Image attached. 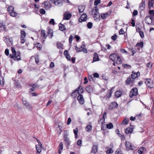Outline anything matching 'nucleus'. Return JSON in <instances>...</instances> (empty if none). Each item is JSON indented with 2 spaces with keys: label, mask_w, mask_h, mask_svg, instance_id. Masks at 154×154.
I'll return each mask as SVG.
<instances>
[{
  "label": "nucleus",
  "mask_w": 154,
  "mask_h": 154,
  "mask_svg": "<svg viewBox=\"0 0 154 154\" xmlns=\"http://www.w3.org/2000/svg\"><path fill=\"white\" fill-rule=\"evenodd\" d=\"M106 152L108 154L111 153L113 152V150L112 148H109L107 150Z\"/></svg>",
  "instance_id": "nucleus-49"
},
{
  "label": "nucleus",
  "mask_w": 154,
  "mask_h": 154,
  "mask_svg": "<svg viewBox=\"0 0 154 154\" xmlns=\"http://www.w3.org/2000/svg\"><path fill=\"white\" fill-rule=\"evenodd\" d=\"M119 135V136L121 137V139L122 140H124L125 139V137L124 135H122L119 133H118Z\"/></svg>",
  "instance_id": "nucleus-63"
},
{
  "label": "nucleus",
  "mask_w": 154,
  "mask_h": 154,
  "mask_svg": "<svg viewBox=\"0 0 154 154\" xmlns=\"http://www.w3.org/2000/svg\"><path fill=\"white\" fill-rule=\"evenodd\" d=\"M116 63L118 64H120L122 63V61L120 57L119 56H117L115 60Z\"/></svg>",
  "instance_id": "nucleus-24"
},
{
  "label": "nucleus",
  "mask_w": 154,
  "mask_h": 154,
  "mask_svg": "<svg viewBox=\"0 0 154 154\" xmlns=\"http://www.w3.org/2000/svg\"><path fill=\"white\" fill-rule=\"evenodd\" d=\"M149 13L150 14V17L154 21V11L153 10H151L149 11Z\"/></svg>",
  "instance_id": "nucleus-21"
},
{
  "label": "nucleus",
  "mask_w": 154,
  "mask_h": 154,
  "mask_svg": "<svg viewBox=\"0 0 154 154\" xmlns=\"http://www.w3.org/2000/svg\"><path fill=\"white\" fill-rule=\"evenodd\" d=\"M78 94L77 90H75L72 94L71 96L73 97H75Z\"/></svg>",
  "instance_id": "nucleus-45"
},
{
  "label": "nucleus",
  "mask_w": 154,
  "mask_h": 154,
  "mask_svg": "<svg viewBox=\"0 0 154 154\" xmlns=\"http://www.w3.org/2000/svg\"><path fill=\"white\" fill-rule=\"evenodd\" d=\"M26 106L29 110H31L32 108V107L29 104H28V105H27Z\"/></svg>",
  "instance_id": "nucleus-54"
},
{
  "label": "nucleus",
  "mask_w": 154,
  "mask_h": 154,
  "mask_svg": "<svg viewBox=\"0 0 154 154\" xmlns=\"http://www.w3.org/2000/svg\"><path fill=\"white\" fill-rule=\"evenodd\" d=\"M92 26V23L91 22H88L87 24V26L89 29H91Z\"/></svg>",
  "instance_id": "nucleus-50"
},
{
  "label": "nucleus",
  "mask_w": 154,
  "mask_h": 154,
  "mask_svg": "<svg viewBox=\"0 0 154 154\" xmlns=\"http://www.w3.org/2000/svg\"><path fill=\"white\" fill-rule=\"evenodd\" d=\"M105 122V118H102L100 119V120L99 121V124H102L101 125V129H102V125Z\"/></svg>",
  "instance_id": "nucleus-34"
},
{
  "label": "nucleus",
  "mask_w": 154,
  "mask_h": 154,
  "mask_svg": "<svg viewBox=\"0 0 154 154\" xmlns=\"http://www.w3.org/2000/svg\"><path fill=\"white\" fill-rule=\"evenodd\" d=\"M76 90L77 91V93L79 94H80L83 92L82 88L81 86H79L78 88V89Z\"/></svg>",
  "instance_id": "nucleus-25"
},
{
  "label": "nucleus",
  "mask_w": 154,
  "mask_h": 154,
  "mask_svg": "<svg viewBox=\"0 0 154 154\" xmlns=\"http://www.w3.org/2000/svg\"><path fill=\"white\" fill-rule=\"evenodd\" d=\"M108 15V13H106L105 14H101V16L103 19H105L107 17Z\"/></svg>",
  "instance_id": "nucleus-40"
},
{
  "label": "nucleus",
  "mask_w": 154,
  "mask_h": 154,
  "mask_svg": "<svg viewBox=\"0 0 154 154\" xmlns=\"http://www.w3.org/2000/svg\"><path fill=\"white\" fill-rule=\"evenodd\" d=\"M8 11L9 14L11 16L15 17L17 15V13L14 11V8L12 6H10L8 8Z\"/></svg>",
  "instance_id": "nucleus-1"
},
{
  "label": "nucleus",
  "mask_w": 154,
  "mask_h": 154,
  "mask_svg": "<svg viewBox=\"0 0 154 154\" xmlns=\"http://www.w3.org/2000/svg\"><path fill=\"white\" fill-rule=\"evenodd\" d=\"M85 8V7L83 6H79L78 7V9L79 12H83Z\"/></svg>",
  "instance_id": "nucleus-33"
},
{
  "label": "nucleus",
  "mask_w": 154,
  "mask_h": 154,
  "mask_svg": "<svg viewBox=\"0 0 154 154\" xmlns=\"http://www.w3.org/2000/svg\"><path fill=\"white\" fill-rule=\"evenodd\" d=\"M39 144L36 145L35 146L36 149L38 152L40 153L41 152L42 149L43 147H42V144L39 141L37 140Z\"/></svg>",
  "instance_id": "nucleus-7"
},
{
  "label": "nucleus",
  "mask_w": 154,
  "mask_h": 154,
  "mask_svg": "<svg viewBox=\"0 0 154 154\" xmlns=\"http://www.w3.org/2000/svg\"><path fill=\"white\" fill-rule=\"evenodd\" d=\"M140 75V73L139 72L137 73L132 72L131 75V78L133 79H134Z\"/></svg>",
  "instance_id": "nucleus-14"
},
{
  "label": "nucleus",
  "mask_w": 154,
  "mask_h": 154,
  "mask_svg": "<svg viewBox=\"0 0 154 154\" xmlns=\"http://www.w3.org/2000/svg\"><path fill=\"white\" fill-rule=\"evenodd\" d=\"M5 53L6 55L7 56H8L9 54V50L7 48L5 50Z\"/></svg>",
  "instance_id": "nucleus-61"
},
{
  "label": "nucleus",
  "mask_w": 154,
  "mask_h": 154,
  "mask_svg": "<svg viewBox=\"0 0 154 154\" xmlns=\"http://www.w3.org/2000/svg\"><path fill=\"white\" fill-rule=\"evenodd\" d=\"M154 2L151 1H149L148 2L149 8V9H152L153 6Z\"/></svg>",
  "instance_id": "nucleus-36"
},
{
  "label": "nucleus",
  "mask_w": 154,
  "mask_h": 154,
  "mask_svg": "<svg viewBox=\"0 0 154 154\" xmlns=\"http://www.w3.org/2000/svg\"><path fill=\"white\" fill-rule=\"evenodd\" d=\"M136 46L137 47H140L142 48L143 46V43L142 42H141L140 43H137L136 44Z\"/></svg>",
  "instance_id": "nucleus-47"
},
{
  "label": "nucleus",
  "mask_w": 154,
  "mask_h": 154,
  "mask_svg": "<svg viewBox=\"0 0 154 154\" xmlns=\"http://www.w3.org/2000/svg\"><path fill=\"white\" fill-rule=\"evenodd\" d=\"M117 56L115 53L111 54L109 56L110 59L112 61L115 62Z\"/></svg>",
  "instance_id": "nucleus-15"
},
{
  "label": "nucleus",
  "mask_w": 154,
  "mask_h": 154,
  "mask_svg": "<svg viewBox=\"0 0 154 154\" xmlns=\"http://www.w3.org/2000/svg\"><path fill=\"white\" fill-rule=\"evenodd\" d=\"M123 66L124 67L128 68L129 67L130 68L131 67V66L130 65H128L126 64H122Z\"/></svg>",
  "instance_id": "nucleus-62"
},
{
  "label": "nucleus",
  "mask_w": 154,
  "mask_h": 154,
  "mask_svg": "<svg viewBox=\"0 0 154 154\" xmlns=\"http://www.w3.org/2000/svg\"><path fill=\"white\" fill-rule=\"evenodd\" d=\"M39 12L41 14H43L45 13V11L44 9L42 8L40 9L39 10Z\"/></svg>",
  "instance_id": "nucleus-53"
},
{
  "label": "nucleus",
  "mask_w": 154,
  "mask_h": 154,
  "mask_svg": "<svg viewBox=\"0 0 154 154\" xmlns=\"http://www.w3.org/2000/svg\"><path fill=\"white\" fill-rule=\"evenodd\" d=\"M41 36L44 39L45 38L47 37V35L45 33V30H42L41 33Z\"/></svg>",
  "instance_id": "nucleus-29"
},
{
  "label": "nucleus",
  "mask_w": 154,
  "mask_h": 154,
  "mask_svg": "<svg viewBox=\"0 0 154 154\" xmlns=\"http://www.w3.org/2000/svg\"><path fill=\"white\" fill-rule=\"evenodd\" d=\"M75 48L76 52H80L83 51L85 53H87V49L85 48V45H82L79 48H78L76 46H75Z\"/></svg>",
  "instance_id": "nucleus-2"
},
{
  "label": "nucleus",
  "mask_w": 154,
  "mask_h": 154,
  "mask_svg": "<svg viewBox=\"0 0 154 154\" xmlns=\"http://www.w3.org/2000/svg\"><path fill=\"white\" fill-rule=\"evenodd\" d=\"M93 61L94 62L97 61L99 60L98 56L97 54V53H95L94 54V55L93 57Z\"/></svg>",
  "instance_id": "nucleus-17"
},
{
  "label": "nucleus",
  "mask_w": 154,
  "mask_h": 154,
  "mask_svg": "<svg viewBox=\"0 0 154 154\" xmlns=\"http://www.w3.org/2000/svg\"><path fill=\"white\" fill-rule=\"evenodd\" d=\"M146 23L148 24H153V20L152 19L150 16L146 17L145 19Z\"/></svg>",
  "instance_id": "nucleus-8"
},
{
  "label": "nucleus",
  "mask_w": 154,
  "mask_h": 154,
  "mask_svg": "<svg viewBox=\"0 0 154 154\" xmlns=\"http://www.w3.org/2000/svg\"><path fill=\"white\" fill-rule=\"evenodd\" d=\"M87 16L86 14H82L79 19V21L82 22V21H85L86 20Z\"/></svg>",
  "instance_id": "nucleus-11"
},
{
  "label": "nucleus",
  "mask_w": 154,
  "mask_h": 154,
  "mask_svg": "<svg viewBox=\"0 0 154 154\" xmlns=\"http://www.w3.org/2000/svg\"><path fill=\"white\" fill-rule=\"evenodd\" d=\"M4 79L2 76H0V84L1 85H4Z\"/></svg>",
  "instance_id": "nucleus-42"
},
{
  "label": "nucleus",
  "mask_w": 154,
  "mask_h": 154,
  "mask_svg": "<svg viewBox=\"0 0 154 154\" xmlns=\"http://www.w3.org/2000/svg\"><path fill=\"white\" fill-rule=\"evenodd\" d=\"M122 94L121 92L119 91H117L115 93V96L117 97H119L121 96Z\"/></svg>",
  "instance_id": "nucleus-35"
},
{
  "label": "nucleus",
  "mask_w": 154,
  "mask_h": 154,
  "mask_svg": "<svg viewBox=\"0 0 154 154\" xmlns=\"http://www.w3.org/2000/svg\"><path fill=\"white\" fill-rule=\"evenodd\" d=\"M113 127V125L111 123L106 125V128L109 129H111Z\"/></svg>",
  "instance_id": "nucleus-41"
},
{
  "label": "nucleus",
  "mask_w": 154,
  "mask_h": 154,
  "mask_svg": "<svg viewBox=\"0 0 154 154\" xmlns=\"http://www.w3.org/2000/svg\"><path fill=\"white\" fill-rule=\"evenodd\" d=\"M98 9L96 8L95 9H93L92 11L94 20L98 19L100 17V14L98 12Z\"/></svg>",
  "instance_id": "nucleus-3"
},
{
  "label": "nucleus",
  "mask_w": 154,
  "mask_h": 154,
  "mask_svg": "<svg viewBox=\"0 0 154 154\" xmlns=\"http://www.w3.org/2000/svg\"><path fill=\"white\" fill-rule=\"evenodd\" d=\"M63 44L60 42H58L57 43V47L60 49H63Z\"/></svg>",
  "instance_id": "nucleus-37"
},
{
  "label": "nucleus",
  "mask_w": 154,
  "mask_h": 154,
  "mask_svg": "<svg viewBox=\"0 0 154 154\" xmlns=\"http://www.w3.org/2000/svg\"><path fill=\"white\" fill-rule=\"evenodd\" d=\"M61 123L60 122H58L56 123L55 126V127L56 128V131H57V133L59 135L61 133Z\"/></svg>",
  "instance_id": "nucleus-6"
},
{
  "label": "nucleus",
  "mask_w": 154,
  "mask_h": 154,
  "mask_svg": "<svg viewBox=\"0 0 154 154\" xmlns=\"http://www.w3.org/2000/svg\"><path fill=\"white\" fill-rule=\"evenodd\" d=\"M20 52H16V54L14 55V60L17 61L20 60Z\"/></svg>",
  "instance_id": "nucleus-12"
},
{
  "label": "nucleus",
  "mask_w": 154,
  "mask_h": 154,
  "mask_svg": "<svg viewBox=\"0 0 154 154\" xmlns=\"http://www.w3.org/2000/svg\"><path fill=\"white\" fill-rule=\"evenodd\" d=\"M145 8V4L144 2L142 1L140 4L139 6V8L141 10H143Z\"/></svg>",
  "instance_id": "nucleus-19"
},
{
  "label": "nucleus",
  "mask_w": 154,
  "mask_h": 154,
  "mask_svg": "<svg viewBox=\"0 0 154 154\" xmlns=\"http://www.w3.org/2000/svg\"><path fill=\"white\" fill-rule=\"evenodd\" d=\"M45 6L46 7H49L51 6V4L48 1H46L45 3Z\"/></svg>",
  "instance_id": "nucleus-48"
},
{
  "label": "nucleus",
  "mask_w": 154,
  "mask_h": 154,
  "mask_svg": "<svg viewBox=\"0 0 154 154\" xmlns=\"http://www.w3.org/2000/svg\"><path fill=\"white\" fill-rule=\"evenodd\" d=\"M26 35V32L24 31H21V38H24Z\"/></svg>",
  "instance_id": "nucleus-38"
},
{
  "label": "nucleus",
  "mask_w": 154,
  "mask_h": 154,
  "mask_svg": "<svg viewBox=\"0 0 154 154\" xmlns=\"http://www.w3.org/2000/svg\"><path fill=\"white\" fill-rule=\"evenodd\" d=\"M63 20H67V12L66 11L64 14Z\"/></svg>",
  "instance_id": "nucleus-52"
},
{
  "label": "nucleus",
  "mask_w": 154,
  "mask_h": 154,
  "mask_svg": "<svg viewBox=\"0 0 154 154\" xmlns=\"http://www.w3.org/2000/svg\"><path fill=\"white\" fill-rule=\"evenodd\" d=\"M92 129V127L91 125H88L85 128V130L87 132H90L91 131Z\"/></svg>",
  "instance_id": "nucleus-28"
},
{
  "label": "nucleus",
  "mask_w": 154,
  "mask_h": 154,
  "mask_svg": "<svg viewBox=\"0 0 154 154\" xmlns=\"http://www.w3.org/2000/svg\"><path fill=\"white\" fill-rule=\"evenodd\" d=\"M115 154H123L122 151L119 149H117L115 152Z\"/></svg>",
  "instance_id": "nucleus-57"
},
{
  "label": "nucleus",
  "mask_w": 154,
  "mask_h": 154,
  "mask_svg": "<svg viewBox=\"0 0 154 154\" xmlns=\"http://www.w3.org/2000/svg\"><path fill=\"white\" fill-rule=\"evenodd\" d=\"M98 146L97 145H93L91 152L94 153L98 151Z\"/></svg>",
  "instance_id": "nucleus-16"
},
{
  "label": "nucleus",
  "mask_w": 154,
  "mask_h": 154,
  "mask_svg": "<svg viewBox=\"0 0 154 154\" xmlns=\"http://www.w3.org/2000/svg\"><path fill=\"white\" fill-rule=\"evenodd\" d=\"M100 0H95L94 2V5H98L100 2Z\"/></svg>",
  "instance_id": "nucleus-51"
},
{
  "label": "nucleus",
  "mask_w": 154,
  "mask_h": 154,
  "mask_svg": "<svg viewBox=\"0 0 154 154\" xmlns=\"http://www.w3.org/2000/svg\"><path fill=\"white\" fill-rule=\"evenodd\" d=\"M0 29L1 30L6 31V28L5 25L2 24V23H0Z\"/></svg>",
  "instance_id": "nucleus-32"
},
{
  "label": "nucleus",
  "mask_w": 154,
  "mask_h": 154,
  "mask_svg": "<svg viewBox=\"0 0 154 154\" xmlns=\"http://www.w3.org/2000/svg\"><path fill=\"white\" fill-rule=\"evenodd\" d=\"M132 80L130 78H129L128 79L126 80V82L127 83V85H128L131 82Z\"/></svg>",
  "instance_id": "nucleus-56"
},
{
  "label": "nucleus",
  "mask_w": 154,
  "mask_h": 154,
  "mask_svg": "<svg viewBox=\"0 0 154 154\" xmlns=\"http://www.w3.org/2000/svg\"><path fill=\"white\" fill-rule=\"evenodd\" d=\"M130 127H128L126 129L125 132L126 134H129L131 133L133 131V126H131Z\"/></svg>",
  "instance_id": "nucleus-13"
},
{
  "label": "nucleus",
  "mask_w": 154,
  "mask_h": 154,
  "mask_svg": "<svg viewBox=\"0 0 154 154\" xmlns=\"http://www.w3.org/2000/svg\"><path fill=\"white\" fill-rule=\"evenodd\" d=\"M131 23L132 24V26L133 27H134V26H135V20L134 19H132L131 20Z\"/></svg>",
  "instance_id": "nucleus-64"
},
{
  "label": "nucleus",
  "mask_w": 154,
  "mask_h": 154,
  "mask_svg": "<svg viewBox=\"0 0 154 154\" xmlns=\"http://www.w3.org/2000/svg\"><path fill=\"white\" fill-rule=\"evenodd\" d=\"M145 150V149L144 147H141L138 150V152L140 154H143V152Z\"/></svg>",
  "instance_id": "nucleus-31"
},
{
  "label": "nucleus",
  "mask_w": 154,
  "mask_h": 154,
  "mask_svg": "<svg viewBox=\"0 0 154 154\" xmlns=\"http://www.w3.org/2000/svg\"><path fill=\"white\" fill-rule=\"evenodd\" d=\"M49 23L50 24H52L54 25L55 24V23L54 22V20L53 19H52L49 21Z\"/></svg>",
  "instance_id": "nucleus-59"
},
{
  "label": "nucleus",
  "mask_w": 154,
  "mask_h": 154,
  "mask_svg": "<svg viewBox=\"0 0 154 154\" xmlns=\"http://www.w3.org/2000/svg\"><path fill=\"white\" fill-rule=\"evenodd\" d=\"M52 3L55 4L56 5H59V4H61V2L58 0H49Z\"/></svg>",
  "instance_id": "nucleus-30"
},
{
  "label": "nucleus",
  "mask_w": 154,
  "mask_h": 154,
  "mask_svg": "<svg viewBox=\"0 0 154 154\" xmlns=\"http://www.w3.org/2000/svg\"><path fill=\"white\" fill-rule=\"evenodd\" d=\"M82 143V140H79L77 142V144L79 146H81Z\"/></svg>",
  "instance_id": "nucleus-60"
},
{
  "label": "nucleus",
  "mask_w": 154,
  "mask_h": 154,
  "mask_svg": "<svg viewBox=\"0 0 154 154\" xmlns=\"http://www.w3.org/2000/svg\"><path fill=\"white\" fill-rule=\"evenodd\" d=\"M111 105H112L113 107L114 108L117 107L118 106L117 104L115 102H113L111 103Z\"/></svg>",
  "instance_id": "nucleus-44"
},
{
  "label": "nucleus",
  "mask_w": 154,
  "mask_h": 154,
  "mask_svg": "<svg viewBox=\"0 0 154 154\" xmlns=\"http://www.w3.org/2000/svg\"><path fill=\"white\" fill-rule=\"evenodd\" d=\"M22 103L23 105H24L25 106H26L27 105L29 104L28 103L27 101L23 99L22 100Z\"/></svg>",
  "instance_id": "nucleus-46"
},
{
  "label": "nucleus",
  "mask_w": 154,
  "mask_h": 154,
  "mask_svg": "<svg viewBox=\"0 0 154 154\" xmlns=\"http://www.w3.org/2000/svg\"><path fill=\"white\" fill-rule=\"evenodd\" d=\"M145 83L147 87L149 88H152L154 86L153 81L149 79H146Z\"/></svg>",
  "instance_id": "nucleus-4"
},
{
  "label": "nucleus",
  "mask_w": 154,
  "mask_h": 154,
  "mask_svg": "<svg viewBox=\"0 0 154 154\" xmlns=\"http://www.w3.org/2000/svg\"><path fill=\"white\" fill-rule=\"evenodd\" d=\"M146 67H147V69H151L152 66V62H149L146 64Z\"/></svg>",
  "instance_id": "nucleus-39"
},
{
  "label": "nucleus",
  "mask_w": 154,
  "mask_h": 154,
  "mask_svg": "<svg viewBox=\"0 0 154 154\" xmlns=\"http://www.w3.org/2000/svg\"><path fill=\"white\" fill-rule=\"evenodd\" d=\"M125 146L128 149L133 150L135 148V147L132 144L128 141L126 142Z\"/></svg>",
  "instance_id": "nucleus-9"
},
{
  "label": "nucleus",
  "mask_w": 154,
  "mask_h": 154,
  "mask_svg": "<svg viewBox=\"0 0 154 154\" xmlns=\"http://www.w3.org/2000/svg\"><path fill=\"white\" fill-rule=\"evenodd\" d=\"M73 132L75 135V138H77L78 136V129L77 128H76L73 130Z\"/></svg>",
  "instance_id": "nucleus-43"
},
{
  "label": "nucleus",
  "mask_w": 154,
  "mask_h": 154,
  "mask_svg": "<svg viewBox=\"0 0 154 154\" xmlns=\"http://www.w3.org/2000/svg\"><path fill=\"white\" fill-rule=\"evenodd\" d=\"M93 88L92 86L90 85H88L87 86L86 88V90L89 93H91L93 91Z\"/></svg>",
  "instance_id": "nucleus-18"
},
{
  "label": "nucleus",
  "mask_w": 154,
  "mask_h": 154,
  "mask_svg": "<svg viewBox=\"0 0 154 154\" xmlns=\"http://www.w3.org/2000/svg\"><path fill=\"white\" fill-rule=\"evenodd\" d=\"M63 144L62 142H60L59 146L58 152L60 154L61 152V150L63 149Z\"/></svg>",
  "instance_id": "nucleus-27"
},
{
  "label": "nucleus",
  "mask_w": 154,
  "mask_h": 154,
  "mask_svg": "<svg viewBox=\"0 0 154 154\" xmlns=\"http://www.w3.org/2000/svg\"><path fill=\"white\" fill-rule=\"evenodd\" d=\"M48 34L50 38H51L53 35V30L51 29H49L48 32Z\"/></svg>",
  "instance_id": "nucleus-20"
},
{
  "label": "nucleus",
  "mask_w": 154,
  "mask_h": 154,
  "mask_svg": "<svg viewBox=\"0 0 154 154\" xmlns=\"http://www.w3.org/2000/svg\"><path fill=\"white\" fill-rule=\"evenodd\" d=\"M139 34L141 37L143 38L144 37V34L143 32L141 31V30L139 31Z\"/></svg>",
  "instance_id": "nucleus-58"
},
{
  "label": "nucleus",
  "mask_w": 154,
  "mask_h": 154,
  "mask_svg": "<svg viewBox=\"0 0 154 154\" xmlns=\"http://www.w3.org/2000/svg\"><path fill=\"white\" fill-rule=\"evenodd\" d=\"M63 136L64 140L66 142L67 141V132L66 131H65Z\"/></svg>",
  "instance_id": "nucleus-26"
},
{
  "label": "nucleus",
  "mask_w": 154,
  "mask_h": 154,
  "mask_svg": "<svg viewBox=\"0 0 154 154\" xmlns=\"http://www.w3.org/2000/svg\"><path fill=\"white\" fill-rule=\"evenodd\" d=\"M11 51L12 54H13L14 55V54H16V51H15V48L14 47H11Z\"/></svg>",
  "instance_id": "nucleus-55"
},
{
  "label": "nucleus",
  "mask_w": 154,
  "mask_h": 154,
  "mask_svg": "<svg viewBox=\"0 0 154 154\" xmlns=\"http://www.w3.org/2000/svg\"><path fill=\"white\" fill-rule=\"evenodd\" d=\"M129 119L128 118H125L122 121L121 123L122 125H127L129 122Z\"/></svg>",
  "instance_id": "nucleus-22"
},
{
  "label": "nucleus",
  "mask_w": 154,
  "mask_h": 154,
  "mask_svg": "<svg viewBox=\"0 0 154 154\" xmlns=\"http://www.w3.org/2000/svg\"><path fill=\"white\" fill-rule=\"evenodd\" d=\"M137 88H133L131 90L129 96L130 97H132L133 96H136L137 94Z\"/></svg>",
  "instance_id": "nucleus-5"
},
{
  "label": "nucleus",
  "mask_w": 154,
  "mask_h": 154,
  "mask_svg": "<svg viewBox=\"0 0 154 154\" xmlns=\"http://www.w3.org/2000/svg\"><path fill=\"white\" fill-rule=\"evenodd\" d=\"M77 99L80 104H83L84 103V100L83 98V96L81 94H79L77 97Z\"/></svg>",
  "instance_id": "nucleus-10"
},
{
  "label": "nucleus",
  "mask_w": 154,
  "mask_h": 154,
  "mask_svg": "<svg viewBox=\"0 0 154 154\" xmlns=\"http://www.w3.org/2000/svg\"><path fill=\"white\" fill-rule=\"evenodd\" d=\"M59 29L61 31H63L66 29L65 26L61 23L59 24Z\"/></svg>",
  "instance_id": "nucleus-23"
}]
</instances>
